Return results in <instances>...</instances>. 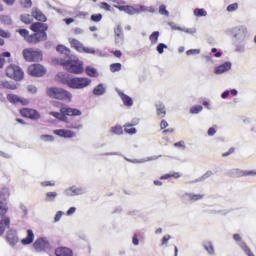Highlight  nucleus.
Returning <instances> with one entry per match:
<instances>
[{"label": "nucleus", "instance_id": "obj_17", "mask_svg": "<svg viewBox=\"0 0 256 256\" xmlns=\"http://www.w3.org/2000/svg\"><path fill=\"white\" fill-rule=\"evenodd\" d=\"M231 69V63L225 62L224 64L216 67L214 69L215 75H221L222 73H226V71H229Z\"/></svg>", "mask_w": 256, "mask_h": 256}, {"label": "nucleus", "instance_id": "obj_46", "mask_svg": "<svg viewBox=\"0 0 256 256\" xmlns=\"http://www.w3.org/2000/svg\"><path fill=\"white\" fill-rule=\"evenodd\" d=\"M114 33H115L116 37H118V38L123 37V28L121 26H117L114 29Z\"/></svg>", "mask_w": 256, "mask_h": 256}, {"label": "nucleus", "instance_id": "obj_43", "mask_svg": "<svg viewBox=\"0 0 256 256\" xmlns=\"http://www.w3.org/2000/svg\"><path fill=\"white\" fill-rule=\"evenodd\" d=\"M20 5L25 9H29L33 6V2L31 0H20Z\"/></svg>", "mask_w": 256, "mask_h": 256}, {"label": "nucleus", "instance_id": "obj_24", "mask_svg": "<svg viewBox=\"0 0 256 256\" xmlns=\"http://www.w3.org/2000/svg\"><path fill=\"white\" fill-rule=\"evenodd\" d=\"M11 225V219L9 217H5L0 221V235L5 233V227H9Z\"/></svg>", "mask_w": 256, "mask_h": 256}, {"label": "nucleus", "instance_id": "obj_12", "mask_svg": "<svg viewBox=\"0 0 256 256\" xmlns=\"http://www.w3.org/2000/svg\"><path fill=\"white\" fill-rule=\"evenodd\" d=\"M60 113L64 115V117H79L82 115L81 110L67 106H62L60 108Z\"/></svg>", "mask_w": 256, "mask_h": 256}, {"label": "nucleus", "instance_id": "obj_30", "mask_svg": "<svg viewBox=\"0 0 256 256\" xmlns=\"http://www.w3.org/2000/svg\"><path fill=\"white\" fill-rule=\"evenodd\" d=\"M56 51H58V53H61L62 55H66L67 57H69V55L71 53V51L63 45H58L56 47Z\"/></svg>", "mask_w": 256, "mask_h": 256}, {"label": "nucleus", "instance_id": "obj_5", "mask_svg": "<svg viewBox=\"0 0 256 256\" xmlns=\"http://www.w3.org/2000/svg\"><path fill=\"white\" fill-rule=\"evenodd\" d=\"M22 55L25 61L28 63H35L37 61H43V52L34 48H25L22 51Z\"/></svg>", "mask_w": 256, "mask_h": 256}, {"label": "nucleus", "instance_id": "obj_29", "mask_svg": "<svg viewBox=\"0 0 256 256\" xmlns=\"http://www.w3.org/2000/svg\"><path fill=\"white\" fill-rule=\"evenodd\" d=\"M86 75H88V77H99V72H97V69L88 66L86 67Z\"/></svg>", "mask_w": 256, "mask_h": 256}, {"label": "nucleus", "instance_id": "obj_53", "mask_svg": "<svg viewBox=\"0 0 256 256\" xmlns=\"http://www.w3.org/2000/svg\"><path fill=\"white\" fill-rule=\"evenodd\" d=\"M61 217H63V212L62 211H58L55 215L54 221L57 223V221L61 220Z\"/></svg>", "mask_w": 256, "mask_h": 256}, {"label": "nucleus", "instance_id": "obj_41", "mask_svg": "<svg viewBox=\"0 0 256 256\" xmlns=\"http://www.w3.org/2000/svg\"><path fill=\"white\" fill-rule=\"evenodd\" d=\"M90 20L93 21V23H99L103 20V14H93L90 17Z\"/></svg>", "mask_w": 256, "mask_h": 256}, {"label": "nucleus", "instance_id": "obj_7", "mask_svg": "<svg viewBox=\"0 0 256 256\" xmlns=\"http://www.w3.org/2000/svg\"><path fill=\"white\" fill-rule=\"evenodd\" d=\"M11 195V192L9 191V188L4 187L2 188V191L0 192V215L1 217H5L7 215V197Z\"/></svg>", "mask_w": 256, "mask_h": 256}, {"label": "nucleus", "instance_id": "obj_6", "mask_svg": "<svg viewBox=\"0 0 256 256\" xmlns=\"http://www.w3.org/2000/svg\"><path fill=\"white\" fill-rule=\"evenodd\" d=\"M6 75L14 81H23V77H25L23 69L15 64H10L6 67Z\"/></svg>", "mask_w": 256, "mask_h": 256}, {"label": "nucleus", "instance_id": "obj_62", "mask_svg": "<svg viewBox=\"0 0 256 256\" xmlns=\"http://www.w3.org/2000/svg\"><path fill=\"white\" fill-rule=\"evenodd\" d=\"M174 147H183V148H185V142L184 141L176 142L174 144Z\"/></svg>", "mask_w": 256, "mask_h": 256}, {"label": "nucleus", "instance_id": "obj_31", "mask_svg": "<svg viewBox=\"0 0 256 256\" xmlns=\"http://www.w3.org/2000/svg\"><path fill=\"white\" fill-rule=\"evenodd\" d=\"M204 249L209 253V255H213L215 253V249L213 248V243L210 241L204 242Z\"/></svg>", "mask_w": 256, "mask_h": 256}, {"label": "nucleus", "instance_id": "obj_51", "mask_svg": "<svg viewBox=\"0 0 256 256\" xmlns=\"http://www.w3.org/2000/svg\"><path fill=\"white\" fill-rule=\"evenodd\" d=\"M201 51L199 49H190L186 52V55H199Z\"/></svg>", "mask_w": 256, "mask_h": 256}, {"label": "nucleus", "instance_id": "obj_23", "mask_svg": "<svg viewBox=\"0 0 256 256\" xmlns=\"http://www.w3.org/2000/svg\"><path fill=\"white\" fill-rule=\"evenodd\" d=\"M69 43H70L71 47L76 49V51H80V52L83 51V44L79 40H77L75 38H70Z\"/></svg>", "mask_w": 256, "mask_h": 256}, {"label": "nucleus", "instance_id": "obj_44", "mask_svg": "<svg viewBox=\"0 0 256 256\" xmlns=\"http://www.w3.org/2000/svg\"><path fill=\"white\" fill-rule=\"evenodd\" d=\"M159 13L160 15H165L166 17H169V11H167V6H165L164 4L160 5Z\"/></svg>", "mask_w": 256, "mask_h": 256}, {"label": "nucleus", "instance_id": "obj_57", "mask_svg": "<svg viewBox=\"0 0 256 256\" xmlns=\"http://www.w3.org/2000/svg\"><path fill=\"white\" fill-rule=\"evenodd\" d=\"M169 127V123H167V120H162L160 123V129H167Z\"/></svg>", "mask_w": 256, "mask_h": 256}, {"label": "nucleus", "instance_id": "obj_26", "mask_svg": "<svg viewBox=\"0 0 256 256\" xmlns=\"http://www.w3.org/2000/svg\"><path fill=\"white\" fill-rule=\"evenodd\" d=\"M156 109H157V116L160 119H163V117H165V115H167V111L165 110V105H163L161 103L157 104Z\"/></svg>", "mask_w": 256, "mask_h": 256}, {"label": "nucleus", "instance_id": "obj_37", "mask_svg": "<svg viewBox=\"0 0 256 256\" xmlns=\"http://www.w3.org/2000/svg\"><path fill=\"white\" fill-rule=\"evenodd\" d=\"M93 93L94 95H103L105 93V87H103V84H99L95 87Z\"/></svg>", "mask_w": 256, "mask_h": 256}, {"label": "nucleus", "instance_id": "obj_11", "mask_svg": "<svg viewBox=\"0 0 256 256\" xmlns=\"http://www.w3.org/2000/svg\"><path fill=\"white\" fill-rule=\"evenodd\" d=\"M120 11H124L125 13H128V15H137V13H143L147 11V7L143 5H139L136 8L133 6H120L119 7Z\"/></svg>", "mask_w": 256, "mask_h": 256}, {"label": "nucleus", "instance_id": "obj_60", "mask_svg": "<svg viewBox=\"0 0 256 256\" xmlns=\"http://www.w3.org/2000/svg\"><path fill=\"white\" fill-rule=\"evenodd\" d=\"M215 133H216L215 128L211 127V128L208 129L209 137H213V135H215Z\"/></svg>", "mask_w": 256, "mask_h": 256}, {"label": "nucleus", "instance_id": "obj_40", "mask_svg": "<svg viewBox=\"0 0 256 256\" xmlns=\"http://www.w3.org/2000/svg\"><path fill=\"white\" fill-rule=\"evenodd\" d=\"M201 111H203V106L201 105L192 106L190 108V113L192 115H197V113H201Z\"/></svg>", "mask_w": 256, "mask_h": 256}, {"label": "nucleus", "instance_id": "obj_64", "mask_svg": "<svg viewBox=\"0 0 256 256\" xmlns=\"http://www.w3.org/2000/svg\"><path fill=\"white\" fill-rule=\"evenodd\" d=\"M233 239H234V241L239 242V241H241V235L240 234H234Z\"/></svg>", "mask_w": 256, "mask_h": 256}, {"label": "nucleus", "instance_id": "obj_19", "mask_svg": "<svg viewBox=\"0 0 256 256\" xmlns=\"http://www.w3.org/2000/svg\"><path fill=\"white\" fill-rule=\"evenodd\" d=\"M35 241V234L33 233V230L28 229L27 230V237L21 240L22 245H31Z\"/></svg>", "mask_w": 256, "mask_h": 256}, {"label": "nucleus", "instance_id": "obj_21", "mask_svg": "<svg viewBox=\"0 0 256 256\" xmlns=\"http://www.w3.org/2000/svg\"><path fill=\"white\" fill-rule=\"evenodd\" d=\"M0 89H10V91H15L17 85L11 84L7 80L0 79Z\"/></svg>", "mask_w": 256, "mask_h": 256}, {"label": "nucleus", "instance_id": "obj_56", "mask_svg": "<svg viewBox=\"0 0 256 256\" xmlns=\"http://www.w3.org/2000/svg\"><path fill=\"white\" fill-rule=\"evenodd\" d=\"M169 239H171V236L165 235L162 239V245H167L169 243Z\"/></svg>", "mask_w": 256, "mask_h": 256}, {"label": "nucleus", "instance_id": "obj_27", "mask_svg": "<svg viewBox=\"0 0 256 256\" xmlns=\"http://www.w3.org/2000/svg\"><path fill=\"white\" fill-rule=\"evenodd\" d=\"M50 115L52 117H55V119H58L59 121H63L64 123H69V118L64 116L61 112H50Z\"/></svg>", "mask_w": 256, "mask_h": 256}, {"label": "nucleus", "instance_id": "obj_42", "mask_svg": "<svg viewBox=\"0 0 256 256\" xmlns=\"http://www.w3.org/2000/svg\"><path fill=\"white\" fill-rule=\"evenodd\" d=\"M111 132L114 133V135H123V127L114 126L111 128Z\"/></svg>", "mask_w": 256, "mask_h": 256}, {"label": "nucleus", "instance_id": "obj_10", "mask_svg": "<svg viewBox=\"0 0 256 256\" xmlns=\"http://www.w3.org/2000/svg\"><path fill=\"white\" fill-rule=\"evenodd\" d=\"M6 99L9 101V103H12V105H29V99L18 96L17 94H8Z\"/></svg>", "mask_w": 256, "mask_h": 256}, {"label": "nucleus", "instance_id": "obj_33", "mask_svg": "<svg viewBox=\"0 0 256 256\" xmlns=\"http://www.w3.org/2000/svg\"><path fill=\"white\" fill-rule=\"evenodd\" d=\"M179 177H181V174L179 172H173L170 174H165L163 176L160 177V179H179Z\"/></svg>", "mask_w": 256, "mask_h": 256}, {"label": "nucleus", "instance_id": "obj_32", "mask_svg": "<svg viewBox=\"0 0 256 256\" xmlns=\"http://www.w3.org/2000/svg\"><path fill=\"white\" fill-rule=\"evenodd\" d=\"M240 247H241L242 251H244L246 253L247 256H255V254H253V252H251V249L249 248V246H247V243L241 242Z\"/></svg>", "mask_w": 256, "mask_h": 256}, {"label": "nucleus", "instance_id": "obj_3", "mask_svg": "<svg viewBox=\"0 0 256 256\" xmlns=\"http://www.w3.org/2000/svg\"><path fill=\"white\" fill-rule=\"evenodd\" d=\"M59 65H62V67H65L66 71L68 73H73L74 75H81L83 71H85V68L83 67V62L79 60H71L68 58L67 60L60 59L58 60Z\"/></svg>", "mask_w": 256, "mask_h": 256}, {"label": "nucleus", "instance_id": "obj_1", "mask_svg": "<svg viewBox=\"0 0 256 256\" xmlns=\"http://www.w3.org/2000/svg\"><path fill=\"white\" fill-rule=\"evenodd\" d=\"M32 17L36 19V21L30 25V31H33V34H29V30L27 29H19L18 33L21 37L24 38L26 43L29 45H37V43H42V41H47V31H49V25L45 24L47 21V16L43 14L39 8H34L32 10Z\"/></svg>", "mask_w": 256, "mask_h": 256}, {"label": "nucleus", "instance_id": "obj_14", "mask_svg": "<svg viewBox=\"0 0 256 256\" xmlns=\"http://www.w3.org/2000/svg\"><path fill=\"white\" fill-rule=\"evenodd\" d=\"M256 171L253 170H241V169H234L232 171V177H249L255 176Z\"/></svg>", "mask_w": 256, "mask_h": 256}, {"label": "nucleus", "instance_id": "obj_38", "mask_svg": "<svg viewBox=\"0 0 256 256\" xmlns=\"http://www.w3.org/2000/svg\"><path fill=\"white\" fill-rule=\"evenodd\" d=\"M189 197L190 201H201L203 197H205L204 194H187Z\"/></svg>", "mask_w": 256, "mask_h": 256}, {"label": "nucleus", "instance_id": "obj_47", "mask_svg": "<svg viewBox=\"0 0 256 256\" xmlns=\"http://www.w3.org/2000/svg\"><path fill=\"white\" fill-rule=\"evenodd\" d=\"M157 51H158V53L160 54V55H163V53H164V49H167V45L166 44H163V43H160V44H158V46H157Z\"/></svg>", "mask_w": 256, "mask_h": 256}, {"label": "nucleus", "instance_id": "obj_28", "mask_svg": "<svg viewBox=\"0 0 256 256\" xmlns=\"http://www.w3.org/2000/svg\"><path fill=\"white\" fill-rule=\"evenodd\" d=\"M20 19L25 25H31L33 23V15L31 16L30 14H23L20 16Z\"/></svg>", "mask_w": 256, "mask_h": 256}, {"label": "nucleus", "instance_id": "obj_35", "mask_svg": "<svg viewBox=\"0 0 256 256\" xmlns=\"http://www.w3.org/2000/svg\"><path fill=\"white\" fill-rule=\"evenodd\" d=\"M124 131H125V133H128L129 135H135L137 133V129L133 128V124L125 125Z\"/></svg>", "mask_w": 256, "mask_h": 256}, {"label": "nucleus", "instance_id": "obj_50", "mask_svg": "<svg viewBox=\"0 0 256 256\" xmlns=\"http://www.w3.org/2000/svg\"><path fill=\"white\" fill-rule=\"evenodd\" d=\"M100 7L101 9H104V11H111V5H109L107 2H101Z\"/></svg>", "mask_w": 256, "mask_h": 256}, {"label": "nucleus", "instance_id": "obj_2", "mask_svg": "<svg viewBox=\"0 0 256 256\" xmlns=\"http://www.w3.org/2000/svg\"><path fill=\"white\" fill-rule=\"evenodd\" d=\"M59 83L67 85L70 89H85L91 85V79L85 77L73 78L69 74L59 73L57 75Z\"/></svg>", "mask_w": 256, "mask_h": 256}, {"label": "nucleus", "instance_id": "obj_52", "mask_svg": "<svg viewBox=\"0 0 256 256\" xmlns=\"http://www.w3.org/2000/svg\"><path fill=\"white\" fill-rule=\"evenodd\" d=\"M42 187H55V182L44 181L41 183Z\"/></svg>", "mask_w": 256, "mask_h": 256}, {"label": "nucleus", "instance_id": "obj_48", "mask_svg": "<svg viewBox=\"0 0 256 256\" xmlns=\"http://www.w3.org/2000/svg\"><path fill=\"white\" fill-rule=\"evenodd\" d=\"M237 9H239V4H237V3L230 4L227 7V11H229V12L237 11Z\"/></svg>", "mask_w": 256, "mask_h": 256}, {"label": "nucleus", "instance_id": "obj_63", "mask_svg": "<svg viewBox=\"0 0 256 256\" xmlns=\"http://www.w3.org/2000/svg\"><path fill=\"white\" fill-rule=\"evenodd\" d=\"M75 211H77V208L71 207V208L68 209L67 215H73V213H75Z\"/></svg>", "mask_w": 256, "mask_h": 256}, {"label": "nucleus", "instance_id": "obj_18", "mask_svg": "<svg viewBox=\"0 0 256 256\" xmlns=\"http://www.w3.org/2000/svg\"><path fill=\"white\" fill-rule=\"evenodd\" d=\"M56 256H73V250L67 247H59L55 250Z\"/></svg>", "mask_w": 256, "mask_h": 256}, {"label": "nucleus", "instance_id": "obj_49", "mask_svg": "<svg viewBox=\"0 0 256 256\" xmlns=\"http://www.w3.org/2000/svg\"><path fill=\"white\" fill-rule=\"evenodd\" d=\"M0 37H3L4 39H9V37H11V33L0 28Z\"/></svg>", "mask_w": 256, "mask_h": 256}, {"label": "nucleus", "instance_id": "obj_59", "mask_svg": "<svg viewBox=\"0 0 256 256\" xmlns=\"http://www.w3.org/2000/svg\"><path fill=\"white\" fill-rule=\"evenodd\" d=\"M28 91L30 93H37V87L30 85V86H28Z\"/></svg>", "mask_w": 256, "mask_h": 256}, {"label": "nucleus", "instance_id": "obj_58", "mask_svg": "<svg viewBox=\"0 0 256 256\" xmlns=\"http://www.w3.org/2000/svg\"><path fill=\"white\" fill-rule=\"evenodd\" d=\"M82 51L84 53H95V50L87 48V47H84V46H82Z\"/></svg>", "mask_w": 256, "mask_h": 256}, {"label": "nucleus", "instance_id": "obj_34", "mask_svg": "<svg viewBox=\"0 0 256 256\" xmlns=\"http://www.w3.org/2000/svg\"><path fill=\"white\" fill-rule=\"evenodd\" d=\"M149 40L152 45H156L157 41H159V31H154L150 36Z\"/></svg>", "mask_w": 256, "mask_h": 256}, {"label": "nucleus", "instance_id": "obj_39", "mask_svg": "<svg viewBox=\"0 0 256 256\" xmlns=\"http://www.w3.org/2000/svg\"><path fill=\"white\" fill-rule=\"evenodd\" d=\"M194 15L195 17H207V11H205V9L201 8H196L194 10Z\"/></svg>", "mask_w": 256, "mask_h": 256}, {"label": "nucleus", "instance_id": "obj_20", "mask_svg": "<svg viewBox=\"0 0 256 256\" xmlns=\"http://www.w3.org/2000/svg\"><path fill=\"white\" fill-rule=\"evenodd\" d=\"M81 193H83V190L76 186H72L65 190L67 197H74V195H81Z\"/></svg>", "mask_w": 256, "mask_h": 256}, {"label": "nucleus", "instance_id": "obj_25", "mask_svg": "<svg viewBox=\"0 0 256 256\" xmlns=\"http://www.w3.org/2000/svg\"><path fill=\"white\" fill-rule=\"evenodd\" d=\"M5 58H7L9 62H11V52H3L0 54V69H3V67H5Z\"/></svg>", "mask_w": 256, "mask_h": 256}, {"label": "nucleus", "instance_id": "obj_13", "mask_svg": "<svg viewBox=\"0 0 256 256\" xmlns=\"http://www.w3.org/2000/svg\"><path fill=\"white\" fill-rule=\"evenodd\" d=\"M54 135L63 137L64 139H73L76 136L75 132L67 129H58L53 131Z\"/></svg>", "mask_w": 256, "mask_h": 256}, {"label": "nucleus", "instance_id": "obj_61", "mask_svg": "<svg viewBox=\"0 0 256 256\" xmlns=\"http://www.w3.org/2000/svg\"><path fill=\"white\" fill-rule=\"evenodd\" d=\"M64 22L66 23V25H71V23H75V19H73V18H65Z\"/></svg>", "mask_w": 256, "mask_h": 256}, {"label": "nucleus", "instance_id": "obj_55", "mask_svg": "<svg viewBox=\"0 0 256 256\" xmlns=\"http://www.w3.org/2000/svg\"><path fill=\"white\" fill-rule=\"evenodd\" d=\"M113 55L114 57H117V59H121V57H123V53L121 52V50L113 51Z\"/></svg>", "mask_w": 256, "mask_h": 256}, {"label": "nucleus", "instance_id": "obj_45", "mask_svg": "<svg viewBox=\"0 0 256 256\" xmlns=\"http://www.w3.org/2000/svg\"><path fill=\"white\" fill-rule=\"evenodd\" d=\"M56 197H57V192H48L46 194V201H55Z\"/></svg>", "mask_w": 256, "mask_h": 256}, {"label": "nucleus", "instance_id": "obj_9", "mask_svg": "<svg viewBox=\"0 0 256 256\" xmlns=\"http://www.w3.org/2000/svg\"><path fill=\"white\" fill-rule=\"evenodd\" d=\"M20 115L26 119H32V121H37L41 119V114L39 111L33 108H22L20 109Z\"/></svg>", "mask_w": 256, "mask_h": 256}, {"label": "nucleus", "instance_id": "obj_16", "mask_svg": "<svg viewBox=\"0 0 256 256\" xmlns=\"http://www.w3.org/2000/svg\"><path fill=\"white\" fill-rule=\"evenodd\" d=\"M6 239L10 245H17V243H19V237H17V232L13 230L8 231Z\"/></svg>", "mask_w": 256, "mask_h": 256}, {"label": "nucleus", "instance_id": "obj_15", "mask_svg": "<svg viewBox=\"0 0 256 256\" xmlns=\"http://www.w3.org/2000/svg\"><path fill=\"white\" fill-rule=\"evenodd\" d=\"M33 247L36 251H45L49 247V242L44 238H39L34 242Z\"/></svg>", "mask_w": 256, "mask_h": 256}, {"label": "nucleus", "instance_id": "obj_4", "mask_svg": "<svg viewBox=\"0 0 256 256\" xmlns=\"http://www.w3.org/2000/svg\"><path fill=\"white\" fill-rule=\"evenodd\" d=\"M46 95L50 99H57L58 101H71L73 97L71 92L59 87H48L46 89Z\"/></svg>", "mask_w": 256, "mask_h": 256}, {"label": "nucleus", "instance_id": "obj_54", "mask_svg": "<svg viewBox=\"0 0 256 256\" xmlns=\"http://www.w3.org/2000/svg\"><path fill=\"white\" fill-rule=\"evenodd\" d=\"M235 153V148H230L228 152L222 154V157H229V155H233Z\"/></svg>", "mask_w": 256, "mask_h": 256}, {"label": "nucleus", "instance_id": "obj_22", "mask_svg": "<svg viewBox=\"0 0 256 256\" xmlns=\"http://www.w3.org/2000/svg\"><path fill=\"white\" fill-rule=\"evenodd\" d=\"M126 107H133V99L123 92L118 93Z\"/></svg>", "mask_w": 256, "mask_h": 256}, {"label": "nucleus", "instance_id": "obj_8", "mask_svg": "<svg viewBox=\"0 0 256 256\" xmlns=\"http://www.w3.org/2000/svg\"><path fill=\"white\" fill-rule=\"evenodd\" d=\"M28 75L31 77H44V75H47V69L41 64H31L28 66Z\"/></svg>", "mask_w": 256, "mask_h": 256}, {"label": "nucleus", "instance_id": "obj_36", "mask_svg": "<svg viewBox=\"0 0 256 256\" xmlns=\"http://www.w3.org/2000/svg\"><path fill=\"white\" fill-rule=\"evenodd\" d=\"M122 67L121 63H113L110 65V71L111 73H117L121 71Z\"/></svg>", "mask_w": 256, "mask_h": 256}]
</instances>
